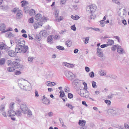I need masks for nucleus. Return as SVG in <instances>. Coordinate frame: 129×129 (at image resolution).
Masks as SVG:
<instances>
[{
  "mask_svg": "<svg viewBox=\"0 0 129 129\" xmlns=\"http://www.w3.org/2000/svg\"><path fill=\"white\" fill-rule=\"evenodd\" d=\"M100 25L102 27L104 26L105 24V21L103 20L101 21H100Z\"/></svg>",
  "mask_w": 129,
  "mask_h": 129,
  "instance_id": "58836bf2",
  "label": "nucleus"
},
{
  "mask_svg": "<svg viewBox=\"0 0 129 129\" xmlns=\"http://www.w3.org/2000/svg\"><path fill=\"white\" fill-rule=\"evenodd\" d=\"M63 19V17L62 16H60L58 17H57L56 18V20L58 22L62 20Z\"/></svg>",
  "mask_w": 129,
  "mask_h": 129,
  "instance_id": "2f4dec72",
  "label": "nucleus"
},
{
  "mask_svg": "<svg viewBox=\"0 0 129 129\" xmlns=\"http://www.w3.org/2000/svg\"><path fill=\"white\" fill-rule=\"evenodd\" d=\"M89 75L90 77L91 78H93L94 77V74L93 72H91L89 74Z\"/></svg>",
  "mask_w": 129,
  "mask_h": 129,
  "instance_id": "09e8293b",
  "label": "nucleus"
},
{
  "mask_svg": "<svg viewBox=\"0 0 129 129\" xmlns=\"http://www.w3.org/2000/svg\"><path fill=\"white\" fill-rule=\"evenodd\" d=\"M42 101L43 103L45 104L48 105L50 103V101L47 98L46 100H42Z\"/></svg>",
  "mask_w": 129,
  "mask_h": 129,
  "instance_id": "cd10ccee",
  "label": "nucleus"
},
{
  "mask_svg": "<svg viewBox=\"0 0 129 129\" xmlns=\"http://www.w3.org/2000/svg\"><path fill=\"white\" fill-rule=\"evenodd\" d=\"M71 28L72 30H73L74 31H75L76 30V27H75V25H73L71 27Z\"/></svg>",
  "mask_w": 129,
  "mask_h": 129,
  "instance_id": "4d7b16f0",
  "label": "nucleus"
},
{
  "mask_svg": "<svg viewBox=\"0 0 129 129\" xmlns=\"http://www.w3.org/2000/svg\"><path fill=\"white\" fill-rule=\"evenodd\" d=\"M89 37H87L85 38L84 42V43L85 44H87L88 43V41L89 39Z\"/></svg>",
  "mask_w": 129,
  "mask_h": 129,
  "instance_id": "69168bd1",
  "label": "nucleus"
},
{
  "mask_svg": "<svg viewBox=\"0 0 129 129\" xmlns=\"http://www.w3.org/2000/svg\"><path fill=\"white\" fill-rule=\"evenodd\" d=\"M40 34L43 37H46L48 35V34L47 31L46 30L41 31L40 33Z\"/></svg>",
  "mask_w": 129,
  "mask_h": 129,
  "instance_id": "f8f14e48",
  "label": "nucleus"
},
{
  "mask_svg": "<svg viewBox=\"0 0 129 129\" xmlns=\"http://www.w3.org/2000/svg\"><path fill=\"white\" fill-rule=\"evenodd\" d=\"M27 115L29 117H31V115H32V112L30 110L28 109L27 111Z\"/></svg>",
  "mask_w": 129,
  "mask_h": 129,
  "instance_id": "f704fd0d",
  "label": "nucleus"
},
{
  "mask_svg": "<svg viewBox=\"0 0 129 129\" xmlns=\"http://www.w3.org/2000/svg\"><path fill=\"white\" fill-rule=\"evenodd\" d=\"M108 112L110 114H113L115 113L116 112L115 110L110 109L108 110Z\"/></svg>",
  "mask_w": 129,
  "mask_h": 129,
  "instance_id": "5701e85b",
  "label": "nucleus"
},
{
  "mask_svg": "<svg viewBox=\"0 0 129 129\" xmlns=\"http://www.w3.org/2000/svg\"><path fill=\"white\" fill-rule=\"evenodd\" d=\"M14 62V61L12 63V62L11 60H8L7 62V64L8 66L11 65L12 66H13V63Z\"/></svg>",
  "mask_w": 129,
  "mask_h": 129,
  "instance_id": "79ce46f5",
  "label": "nucleus"
},
{
  "mask_svg": "<svg viewBox=\"0 0 129 129\" xmlns=\"http://www.w3.org/2000/svg\"><path fill=\"white\" fill-rule=\"evenodd\" d=\"M5 105L4 104H2L0 106V111H3L5 109Z\"/></svg>",
  "mask_w": 129,
  "mask_h": 129,
  "instance_id": "393cba45",
  "label": "nucleus"
},
{
  "mask_svg": "<svg viewBox=\"0 0 129 129\" xmlns=\"http://www.w3.org/2000/svg\"><path fill=\"white\" fill-rule=\"evenodd\" d=\"M45 84L48 86H52V83L50 81H47L46 82Z\"/></svg>",
  "mask_w": 129,
  "mask_h": 129,
  "instance_id": "37998d69",
  "label": "nucleus"
},
{
  "mask_svg": "<svg viewBox=\"0 0 129 129\" xmlns=\"http://www.w3.org/2000/svg\"><path fill=\"white\" fill-rule=\"evenodd\" d=\"M15 113L16 115L18 116H20L21 115V111L19 110H17L16 111V112H15Z\"/></svg>",
  "mask_w": 129,
  "mask_h": 129,
  "instance_id": "c9c22d12",
  "label": "nucleus"
},
{
  "mask_svg": "<svg viewBox=\"0 0 129 129\" xmlns=\"http://www.w3.org/2000/svg\"><path fill=\"white\" fill-rule=\"evenodd\" d=\"M0 8L3 10L7 9H8V7L6 6H0Z\"/></svg>",
  "mask_w": 129,
  "mask_h": 129,
  "instance_id": "49530a36",
  "label": "nucleus"
},
{
  "mask_svg": "<svg viewBox=\"0 0 129 129\" xmlns=\"http://www.w3.org/2000/svg\"><path fill=\"white\" fill-rule=\"evenodd\" d=\"M35 96L36 98H37L39 96V94H38V92L37 90H35Z\"/></svg>",
  "mask_w": 129,
  "mask_h": 129,
  "instance_id": "603ef678",
  "label": "nucleus"
},
{
  "mask_svg": "<svg viewBox=\"0 0 129 129\" xmlns=\"http://www.w3.org/2000/svg\"><path fill=\"white\" fill-rule=\"evenodd\" d=\"M66 2V0H60V5H64Z\"/></svg>",
  "mask_w": 129,
  "mask_h": 129,
  "instance_id": "4c0bfd02",
  "label": "nucleus"
},
{
  "mask_svg": "<svg viewBox=\"0 0 129 129\" xmlns=\"http://www.w3.org/2000/svg\"><path fill=\"white\" fill-rule=\"evenodd\" d=\"M66 106L68 107L71 109H73V108L72 105H70L69 103H67L66 104Z\"/></svg>",
  "mask_w": 129,
  "mask_h": 129,
  "instance_id": "864d4df0",
  "label": "nucleus"
},
{
  "mask_svg": "<svg viewBox=\"0 0 129 129\" xmlns=\"http://www.w3.org/2000/svg\"><path fill=\"white\" fill-rule=\"evenodd\" d=\"M64 74L66 77L71 80H73L76 77L75 75L69 71H66L64 72Z\"/></svg>",
  "mask_w": 129,
  "mask_h": 129,
  "instance_id": "7ed1b4c3",
  "label": "nucleus"
},
{
  "mask_svg": "<svg viewBox=\"0 0 129 129\" xmlns=\"http://www.w3.org/2000/svg\"><path fill=\"white\" fill-rule=\"evenodd\" d=\"M59 11L58 10H56L54 12V14L55 18L58 17L59 15Z\"/></svg>",
  "mask_w": 129,
  "mask_h": 129,
  "instance_id": "a878e982",
  "label": "nucleus"
},
{
  "mask_svg": "<svg viewBox=\"0 0 129 129\" xmlns=\"http://www.w3.org/2000/svg\"><path fill=\"white\" fill-rule=\"evenodd\" d=\"M16 100L17 102V103L20 105V104H19V103H20L21 102V100L20 99L17 98H16Z\"/></svg>",
  "mask_w": 129,
  "mask_h": 129,
  "instance_id": "5fc2aeb1",
  "label": "nucleus"
},
{
  "mask_svg": "<svg viewBox=\"0 0 129 129\" xmlns=\"http://www.w3.org/2000/svg\"><path fill=\"white\" fill-rule=\"evenodd\" d=\"M62 65L63 66H65L69 68V63H67L66 62H63L62 63Z\"/></svg>",
  "mask_w": 129,
  "mask_h": 129,
  "instance_id": "de8ad7c7",
  "label": "nucleus"
},
{
  "mask_svg": "<svg viewBox=\"0 0 129 129\" xmlns=\"http://www.w3.org/2000/svg\"><path fill=\"white\" fill-rule=\"evenodd\" d=\"M6 27L5 25L4 24H1L0 25V30L2 31L3 32L5 33L6 31H4Z\"/></svg>",
  "mask_w": 129,
  "mask_h": 129,
  "instance_id": "a211bd4d",
  "label": "nucleus"
},
{
  "mask_svg": "<svg viewBox=\"0 0 129 129\" xmlns=\"http://www.w3.org/2000/svg\"><path fill=\"white\" fill-rule=\"evenodd\" d=\"M92 86L94 88H96L97 87V86L96 85V83L94 81H92Z\"/></svg>",
  "mask_w": 129,
  "mask_h": 129,
  "instance_id": "e433bc0d",
  "label": "nucleus"
},
{
  "mask_svg": "<svg viewBox=\"0 0 129 129\" xmlns=\"http://www.w3.org/2000/svg\"><path fill=\"white\" fill-rule=\"evenodd\" d=\"M16 115L15 112L12 110H9L7 113V115L9 117H11V119L13 120L14 121L15 120V118L13 117V116Z\"/></svg>",
  "mask_w": 129,
  "mask_h": 129,
  "instance_id": "423d86ee",
  "label": "nucleus"
},
{
  "mask_svg": "<svg viewBox=\"0 0 129 129\" xmlns=\"http://www.w3.org/2000/svg\"><path fill=\"white\" fill-rule=\"evenodd\" d=\"M105 102L108 105H110L111 104V102L109 100H105Z\"/></svg>",
  "mask_w": 129,
  "mask_h": 129,
  "instance_id": "052dcab7",
  "label": "nucleus"
},
{
  "mask_svg": "<svg viewBox=\"0 0 129 129\" xmlns=\"http://www.w3.org/2000/svg\"><path fill=\"white\" fill-rule=\"evenodd\" d=\"M59 121L60 122V124L62 125V127L65 128H67V126L64 124V123L62 118H59Z\"/></svg>",
  "mask_w": 129,
  "mask_h": 129,
  "instance_id": "412c9836",
  "label": "nucleus"
},
{
  "mask_svg": "<svg viewBox=\"0 0 129 129\" xmlns=\"http://www.w3.org/2000/svg\"><path fill=\"white\" fill-rule=\"evenodd\" d=\"M80 95L82 97L87 98L89 95V93L87 90L80 89Z\"/></svg>",
  "mask_w": 129,
  "mask_h": 129,
  "instance_id": "39448f33",
  "label": "nucleus"
},
{
  "mask_svg": "<svg viewBox=\"0 0 129 129\" xmlns=\"http://www.w3.org/2000/svg\"><path fill=\"white\" fill-rule=\"evenodd\" d=\"M73 8L75 10L77 9L78 8V6L76 5H73Z\"/></svg>",
  "mask_w": 129,
  "mask_h": 129,
  "instance_id": "774afa93",
  "label": "nucleus"
},
{
  "mask_svg": "<svg viewBox=\"0 0 129 129\" xmlns=\"http://www.w3.org/2000/svg\"><path fill=\"white\" fill-rule=\"evenodd\" d=\"M122 22L125 25L127 24L126 21L125 19H124L122 20Z\"/></svg>",
  "mask_w": 129,
  "mask_h": 129,
  "instance_id": "338daca9",
  "label": "nucleus"
},
{
  "mask_svg": "<svg viewBox=\"0 0 129 129\" xmlns=\"http://www.w3.org/2000/svg\"><path fill=\"white\" fill-rule=\"evenodd\" d=\"M29 23H34V18L33 17H31L29 19Z\"/></svg>",
  "mask_w": 129,
  "mask_h": 129,
  "instance_id": "13d9d810",
  "label": "nucleus"
},
{
  "mask_svg": "<svg viewBox=\"0 0 129 129\" xmlns=\"http://www.w3.org/2000/svg\"><path fill=\"white\" fill-rule=\"evenodd\" d=\"M96 53L98 54V56L101 57H103V52L102 50L99 47L97 49Z\"/></svg>",
  "mask_w": 129,
  "mask_h": 129,
  "instance_id": "1a4fd4ad",
  "label": "nucleus"
},
{
  "mask_svg": "<svg viewBox=\"0 0 129 129\" xmlns=\"http://www.w3.org/2000/svg\"><path fill=\"white\" fill-rule=\"evenodd\" d=\"M34 28L35 29H37L40 27V26H39V24L38 23H35L34 24Z\"/></svg>",
  "mask_w": 129,
  "mask_h": 129,
  "instance_id": "c03bdc74",
  "label": "nucleus"
},
{
  "mask_svg": "<svg viewBox=\"0 0 129 129\" xmlns=\"http://www.w3.org/2000/svg\"><path fill=\"white\" fill-rule=\"evenodd\" d=\"M56 48L60 50H63L64 49L63 47L60 46H57L56 47Z\"/></svg>",
  "mask_w": 129,
  "mask_h": 129,
  "instance_id": "a19ab883",
  "label": "nucleus"
},
{
  "mask_svg": "<svg viewBox=\"0 0 129 129\" xmlns=\"http://www.w3.org/2000/svg\"><path fill=\"white\" fill-rule=\"evenodd\" d=\"M117 50L118 52L120 54H123L125 53V52L123 49L121 48V46H119L117 48Z\"/></svg>",
  "mask_w": 129,
  "mask_h": 129,
  "instance_id": "4468645a",
  "label": "nucleus"
},
{
  "mask_svg": "<svg viewBox=\"0 0 129 129\" xmlns=\"http://www.w3.org/2000/svg\"><path fill=\"white\" fill-rule=\"evenodd\" d=\"M29 14L31 16L34 15L35 13V10L33 9L30 10L29 12Z\"/></svg>",
  "mask_w": 129,
  "mask_h": 129,
  "instance_id": "c85d7f7f",
  "label": "nucleus"
},
{
  "mask_svg": "<svg viewBox=\"0 0 129 129\" xmlns=\"http://www.w3.org/2000/svg\"><path fill=\"white\" fill-rule=\"evenodd\" d=\"M117 45H115L113 46L111 48L112 50L113 51H115L116 49V48L117 49Z\"/></svg>",
  "mask_w": 129,
  "mask_h": 129,
  "instance_id": "a18cd8bd",
  "label": "nucleus"
},
{
  "mask_svg": "<svg viewBox=\"0 0 129 129\" xmlns=\"http://www.w3.org/2000/svg\"><path fill=\"white\" fill-rule=\"evenodd\" d=\"M20 105L22 113L24 114L27 113L28 108L26 107V104L24 103H21Z\"/></svg>",
  "mask_w": 129,
  "mask_h": 129,
  "instance_id": "0eeeda50",
  "label": "nucleus"
},
{
  "mask_svg": "<svg viewBox=\"0 0 129 129\" xmlns=\"http://www.w3.org/2000/svg\"><path fill=\"white\" fill-rule=\"evenodd\" d=\"M71 17L72 19L74 20H77L80 18V17L78 15H75L74 16L72 15L71 16Z\"/></svg>",
  "mask_w": 129,
  "mask_h": 129,
  "instance_id": "473e14b6",
  "label": "nucleus"
},
{
  "mask_svg": "<svg viewBox=\"0 0 129 129\" xmlns=\"http://www.w3.org/2000/svg\"><path fill=\"white\" fill-rule=\"evenodd\" d=\"M6 37H8L9 38H11L13 37L14 36V34H12V33L10 32H8L7 33L6 35Z\"/></svg>",
  "mask_w": 129,
  "mask_h": 129,
  "instance_id": "4be33fe9",
  "label": "nucleus"
},
{
  "mask_svg": "<svg viewBox=\"0 0 129 129\" xmlns=\"http://www.w3.org/2000/svg\"><path fill=\"white\" fill-rule=\"evenodd\" d=\"M107 43L108 44L107 45H111L114 44V41L112 40L109 39L107 41Z\"/></svg>",
  "mask_w": 129,
  "mask_h": 129,
  "instance_id": "b1692460",
  "label": "nucleus"
},
{
  "mask_svg": "<svg viewBox=\"0 0 129 129\" xmlns=\"http://www.w3.org/2000/svg\"><path fill=\"white\" fill-rule=\"evenodd\" d=\"M6 62L5 59L4 58H2L0 59V66H2Z\"/></svg>",
  "mask_w": 129,
  "mask_h": 129,
  "instance_id": "bb28decb",
  "label": "nucleus"
},
{
  "mask_svg": "<svg viewBox=\"0 0 129 129\" xmlns=\"http://www.w3.org/2000/svg\"><path fill=\"white\" fill-rule=\"evenodd\" d=\"M17 44L16 46L15 51L17 53H26L28 49L27 46L25 45V42L22 39L17 40Z\"/></svg>",
  "mask_w": 129,
  "mask_h": 129,
  "instance_id": "f257e3e1",
  "label": "nucleus"
},
{
  "mask_svg": "<svg viewBox=\"0 0 129 129\" xmlns=\"http://www.w3.org/2000/svg\"><path fill=\"white\" fill-rule=\"evenodd\" d=\"M12 67H10L8 68H7V70L10 72H12L14 71L15 69V66H14L13 65L12 66Z\"/></svg>",
  "mask_w": 129,
  "mask_h": 129,
  "instance_id": "aec40b11",
  "label": "nucleus"
},
{
  "mask_svg": "<svg viewBox=\"0 0 129 129\" xmlns=\"http://www.w3.org/2000/svg\"><path fill=\"white\" fill-rule=\"evenodd\" d=\"M86 121L84 120H79L78 122L79 125L81 126H84L85 124Z\"/></svg>",
  "mask_w": 129,
  "mask_h": 129,
  "instance_id": "f3484780",
  "label": "nucleus"
},
{
  "mask_svg": "<svg viewBox=\"0 0 129 129\" xmlns=\"http://www.w3.org/2000/svg\"><path fill=\"white\" fill-rule=\"evenodd\" d=\"M112 1L115 3L119 4L120 3L119 2L118 0H112Z\"/></svg>",
  "mask_w": 129,
  "mask_h": 129,
  "instance_id": "0e129e2a",
  "label": "nucleus"
},
{
  "mask_svg": "<svg viewBox=\"0 0 129 129\" xmlns=\"http://www.w3.org/2000/svg\"><path fill=\"white\" fill-rule=\"evenodd\" d=\"M19 87L22 89L26 91H29L31 89L30 84L25 79L21 80V82L19 83Z\"/></svg>",
  "mask_w": 129,
  "mask_h": 129,
  "instance_id": "f03ea898",
  "label": "nucleus"
},
{
  "mask_svg": "<svg viewBox=\"0 0 129 129\" xmlns=\"http://www.w3.org/2000/svg\"><path fill=\"white\" fill-rule=\"evenodd\" d=\"M96 7L94 4H91L87 6L86 9L87 11H89L91 13L94 12L96 9Z\"/></svg>",
  "mask_w": 129,
  "mask_h": 129,
  "instance_id": "20e7f679",
  "label": "nucleus"
},
{
  "mask_svg": "<svg viewBox=\"0 0 129 129\" xmlns=\"http://www.w3.org/2000/svg\"><path fill=\"white\" fill-rule=\"evenodd\" d=\"M95 17V15L94 14H92L90 16V19H94Z\"/></svg>",
  "mask_w": 129,
  "mask_h": 129,
  "instance_id": "8fccbe9b",
  "label": "nucleus"
},
{
  "mask_svg": "<svg viewBox=\"0 0 129 129\" xmlns=\"http://www.w3.org/2000/svg\"><path fill=\"white\" fill-rule=\"evenodd\" d=\"M16 51L15 52L14 51L10 50L8 51V53L9 55L12 57H14L16 56Z\"/></svg>",
  "mask_w": 129,
  "mask_h": 129,
  "instance_id": "9b49d317",
  "label": "nucleus"
},
{
  "mask_svg": "<svg viewBox=\"0 0 129 129\" xmlns=\"http://www.w3.org/2000/svg\"><path fill=\"white\" fill-rule=\"evenodd\" d=\"M68 97L70 99H71L73 97V94L71 93H69L68 94Z\"/></svg>",
  "mask_w": 129,
  "mask_h": 129,
  "instance_id": "680f3d73",
  "label": "nucleus"
},
{
  "mask_svg": "<svg viewBox=\"0 0 129 129\" xmlns=\"http://www.w3.org/2000/svg\"><path fill=\"white\" fill-rule=\"evenodd\" d=\"M34 58L33 56H29L28 58V60L29 63L31 64L34 62Z\"/></svg>",
  "mask_w": 129,
  "mask_h": 129,
  "instance_id": "6ab92c4d",
  "label": "nucleus"
},
{
  "mask_svg": "<svg viewBox=\"0 0 129 129\" xmlns=\"http://www.w3.org/2000/svg\"><path fill=\"white\" fill-rule=\"evenodd\" d=\"M60 96L61 97H63L65 96V94L63 91L62 90V91H60L59 92Z\"/></svg>",
  "mask_w": 129,
  "mask_h": 129,
  "instance_id": "ea45409f",
  "label": "nucleus"
},
{
  "mask_svg": "<svg viewBox=\"0 0 129 129\" xmlns=\"http://www.w3.org/2000/svg\"><path fill=\"white\" fill-rule=\"evenodd\" d=\"M20 10H19L18 8H15L12 11L14 12V13H16L17 12H18V11H20Z\"/></svg>",
  "mask_w": 129,
  "mask_h": 129,
  "instance_id": "3c124183",
  "label": "nucleus"
},
{
  "mask_svg": "<svg viewBox=\"0 0 129 129\" xmlns=\"http://www.w3.org/2000/svg\"><path fill=\"white\" fill-rule=\"evenodd\" d=\"M9 47L7 46L6 44L3 42L0 43V49H4V50L9 49Z\"/></svg>",
  "mask_w": 129,
  "mask_h": 129,
  "instance_id": "9d476101",
  "label": "nucleus"
},
{
  "mask_svg": "<svg viewBox=\"0 0 129 129\" xmlns=\"http://www.w3.org/2000/svg\"><path fill=\"white\" fill-rule=\"evenodd\" d=\"M29 7H28L25 6L24 7V12L26 13H28L29 12Z\"/></svg>",
  "mask_w": 129,
  "mask_h": 129,
  "instance_id": "72a5a7b5",
  "label": "nucleus"
},
{
  "mask_svg": "<svg viewBox=\"0 0 129 129\" xmlns=\"http://www.w3.org/2000/svg\"><path fill=\"white\" fill-rule=\"evenodd\" d=\"M47 75L48 77H51L52 76L53 74L51 72H48L47 73Z\"/></svg>",
  "mask_w": 129,
  "mask_h": 129,
  "instance_id": "bf43d9fd",
  "label": "nucleus"
},
{
  "mask_svg": "<svg viewBox=\"0 0 129 129\" xmlns=\"http://www.w3.org/2000/svg\"><path fill=\"white\" fill-rule=\"evenodd\" d=\"M53 39V36L52 35H50L48 36L47 40L48 42L50 43H53L52 41Z\"/></svg>",
  "mask_w": 129,
  "mask_h": 129,
  "instance_id": "2eb2a0df",
  "label": "nucleus"
},
{
  "mask_svg": "<svg viewBox=\"0 0 129 129\" xmlns=\"http://www.w3.org/2000/svg\"><path fill=\"white\" fill-rule=\"evenodd\" d=\"M13 64L14 66H15V68L16 69H18L20 70L23 68V66L22 65L19 64L16 62L14 61Z\"/></svg>",
  "mask_w": 129,
  "mask_h": 129,
  "instance_id": "6e6552de",
  "label": "nucleus"
},
{
  "mask_svg": "<svg viewBox=\"0 0 129 129\" xmlns=\"http://www.w3.org/2000/svg\"><path fill=\"white\" fill-rule=\"evenodd\" d=\"M22 12V11L20 10L16 13V17L17 19H20L22 18V15L21 13Z\"/></svg>",
  "mask_w": 129,
  "mask_h": 129,
  "instance_id": "ddd939ff",
  "label": "nucleus"
},
{
  "mask_svg": "<svg viewBox=\"0 0 129 129\" xmlns=\"http://www.w3.org/2000/svg\"><path fill=\"white\" fill-rule=\"evenodd\" d=\"M72 42L70 40H68L66 42V45H67L68 47H70L72 45Z\"/></svg>",
  "mask_w": 129,
  "mask_h": 129,
  "instance_id": "c756f323",
  "label": "nucleus"
},
{
  "mask_svg": "<svg viewBox=\"0 0 129 129\" xmlns=\"http://www.w3.org/2000/svg\"><path fill=\"white\" fill-rule=\"evenodd\" d=\"M64 91L65 92L68 93L70 92V89L69 88L67 87H65L64 89Z\"/></svg>",
  "mask_w": 129,
  "mask_h": 129,
  "instance_id": "6e6d98bb",
  "label": "nucleus"
},
{
  "mask_svg": "<svg viewBox=\"0 0 129 129\" xmlns=\"http://www.w3.org/2000/svg\"><path fill=\"white\" fill-rule=\"evenodd\" d=\"M21 3H22L21 6L22 7L26 6V5L28 4V2H26L25 1H22L21 2Z\"/></svg>",
  "mask_w": 129,
  "mask_h": 129,
  "instance_id": "7c9ffc66",
  "label": "nucleus"
},
{
  "mask_svg": "<svg viewBox=\"0 0 129 129\" xmlns=\"http://www.w3.org/2000/svg\"><path fill=\"white\" fill-rule=\"evenodd\" d=\"M42 15L40 14H38L35 17V19L37 21L40 20H41Z\"/></svg>",
  "mask_w": 129,
  "mask_h": 129,
  "instance_id": "dca6fc26",
  "label": "nucleus"
},
{
  "mask_svg": "<svg viewBox=\"0 0 129 129\" xmlns=\"http://www.w3.org/2000/svg\"><path fill=\"white\" fill-rule=\"evenodd\" d=\"M108 46V45L107 44H105L101 45V47L102 48H104Z\"/></svg>",
  "mask_w": 129,
  "mask_h": 129,
  "instance_id": "e2e57ef3",
  "label": "nucleus"
}]
</instances>
